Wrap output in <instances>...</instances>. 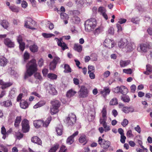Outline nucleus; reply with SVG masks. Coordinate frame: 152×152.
<instances>
[{
  "label": "nucleus",
  "instance_id": "1",
  "mask_svg": "<svg viewBox=\"0 0 152 152\" xmlns=\"http://www.w3.org/2000/svg\"><path fill=\"white\" fill-rule=\"evenodd\" d=\"M26 70L25 73L24 79L26 80L31 76L34 74L35 78L39 80H42V78L39 73L37 72L38 69L37 61L35 59H33L29 61L26 65Z\"/></svg>",
  "mask_w": 152,
  "mask_h": 152
},
{
  "label": "nucleus",
  "instance_id": "2",
  "mask_svg": "<svg viewBox=\"0 0 152 152\" xmlns=\"http://www.w3.org/2000/svg\"><path fill=\"white\" fill-rule=\"evenodd\" d=\"M96 21L94 18H91L87 20L85 24V29L87 32L93 31L96 26Z\"/></svg>",
  "mask_w": 152,
  "mask_h": 152
},
{
  "label": "nucleus",
  "instance_id": "3",
  "mask_svg": "<svg viewBox=\"0 0 152 152\" xmlns=\"http://www.w3.org/2000/svg\"><path fill=\"white\" fill-rule=\"evenodd\" d=\"M52 107L50 108V113L51 115H53L58 113L59 111V108L61 104L59 101L53 100L50 101Z\"/></svg>",
  "mask_w": 152,
  "mask_h": 152
},
{
  "label": "nucleus",
  "instance_id": "4",
  "mask_svg": "<svg viewBox=\"0 0 152 152\" xmlns=\"http://www.w3.org/2000/svg\"><path fill=\"white\" fill-rule=\"evenodd\" d=\"M98 142L101 146L104 149H108L111 145L110 141L103 140L101 137H99Z\"/></svg>",
  "mask_w": 152,
  "mask_h": 152
},
{
  "label": "nucleus",
  "instance_id": "5",
  "mask_svg": "<svg viewBox=\"0 0 152 152\" xmlns=\"http://www.w3.org/2000/svg\"><path fill=\"white\" fill-rule=\"evenodd\" d=\"M76 118L75 115L72 113L69 115L67 117V125L68 126H72L75 123Z\"/></svg>",
  "mask_w": 152,
  "mask_h": 152
},
{
  "label": "nucleus",
  "instance_id": "6",
  "mask_svg": "<svg viewBox=\"0 0 152 152\" xmlns=\"http://www.w3.org/2000/svg\"><path fill=\"white\" fill-rule=\"evenodd\" d=\"M22 131L23 133L28 132L29 130L30 126L29 124V121L26 119L23 120L21 123Z\"/></svg>",
  "mask_w": 152,
  "mask_h": 152
},
{
  "label": "nucleus",
  "instance_id": "7",
  "mask_svg": "<svg viewBox=\"0 0 152 152\" xmlns=\"http://www.w3.org/2000/svg\"><path fill=\"white\" fill-rule=\"evenodd\" d=\"M88 92L87 88L82 86L79 92V96L80 98H86L88 96Z\"/></svg>",
  "mask_w": 152,
  "mask_h": 152
},
{
  "label": "nucleus",
  "instance_id": "8",
  "mask_svg": "<svg viewBox=\"0 0 152 152\" xmlns=\"http://www.w3.org/2000/svg\"><path fill=\"white\" fill-rule=\"evenodd\" d=\"M35 23L34 21L30 18H27V20L25 21L24 26L26 28H28L31 29H35V28L33 27L35 25Z\"/></svg>",
  "mask_w": 152,
  "mask_h": 152
},
{
  "label": "nucleus",
  "instance_id": "9",
  "mask_svg": "<svg viewBox=\"0 0 152 152\" xmlns=\"http://www.w3.org/2000/svg\"><path fill=\"white\" fill-rule=\"evenodd\" d=\"M111 44V48H113L115 46V43L114 41L113 40H111L110 39H106L104 43V45L105 47H108L110 46Z\"/></svg>",
  "mask_w": 152,
  "mask_h": 152
},
{
  "label": "nucleus",
  "instance_id": "10",
  "mask_svg": "<svg viewBox=\"0 0 152 152\" xmlns=\"http://www.w3.org/2000/svg\"><path fill=\"white\" fill-rule=\"evenodd\" d=\"M0 84L2 86L1 87V88L4 90L13 84V83L12 82H5L2 80H0Z\"/></svg>",
  "mask_w": 152,
  "mask_h": 152
},
{
  "label": "nucleus",
  "instance_id": "11",
  "mask_svg": "<svg viewBox=\"0 0 152 152\" xmlns=\"http://www.w3.org/2000/svg\"><path fill=\"white\" fill-rule=\"evenodd\" d=\"M78 134V132L77 131L75 132L72 135L67 138V144L69 145L72 144L74 142V137L77 135Z\"/></svg>",
  "mask_w": 152,
  "mask_h": 152
},
{
  "label": "nucleus",
  "instance_id": "12",
  "mask_svg": "<svg viewBox=\"0 0 152 152\" xmlns=\"http://www.w3.org/2000/svg\"><path fill=\"white\" fill-rule=\"evenodd\" d=\"M98 12L102 15L103 16L106 20H107L108 19L106 13V10L105 9L102 7H99L98 10Z\"/></svg>",
  "mask_w": 152,
  "mask_h": 152
},
{
  "label": "nucleus",
  "instance_id": "13",
  "mask_svg": "<svg viewBox=\"0 0 152 152\" xmlns=\"http://www.w3.org/2000/svg\"><path fill=\"white\" fill-rule=\"evenodd\" d=\"M110 91V89L109 87H105L103 90L101 91L100 93L104 97H105L107 95L109 94Z\"/></svg>",
  "mask_w": 152,
  "mask_h": 152
},
{
  "label": "nucleus",
  "instance_id": "14",
  "mask_svg": "<svg viewBox=\"0 0 152 152\" xmlns=\"http://www.w3.org/2000/svg\"><path fill=\"white\" fill-rule=\"evenodd\" d=\"M31 141L40 145H42V141L41 139L37 136H34L31 138Z\"/></svg>",
  "mask_w": 152,
  "mask_h": 152
},
{
  "label": "nucleus",
  "instance_id": "15",
  "mask_svg": "<svg viewBox=\"0 0 152 152\" xmlns=\"http://www.w3.org/2000/svg\"><path fill=\"white\" fill-rule=\"evenodd\" d=\"M4 44L9 48H13L15 46L14 42H12L9 39L6 38L4 39Z\"/></svg>",
  "mask_w": 152,
  "mask_h": 152
},
{
  "label": "nucleus",
  "instance_id": "16",
  "mask_svg": "<svg viewBox=\"0 0 152 152\" xmlns=\"http://www.w3.org/2000/svg\"><path fill=\"white\" fill-rule=\"evenodd\" d=\"M29 104L28 102L24 99H22L20 103V107L23 109L27 108L28 107Z\"/></svg>",
  "mask_w": 152,
  "mask_h": 152
},
{
  "label": "nucleus",
  "instance_id": "17",
  "mask_svg": "<svg viewBox=\"0 0 152 152\" xmlns=\"http://www.w3.org/2000/svg\"><path fill=\"white\" fill-rule=\"evenodd\" d=\"M49 86L50 88L49 93L53 95H56L57 92L54 88V86L51 84H50Z\"/></svg>",
  "mask_w": 152,
  "mask_h": 152
},
{
  "label": "nucleus",
  "instance_id": "18",
  "mask_svg": "<svg viewBox=\"0 0 152 152\" xmlns=\"http://www.w3.org/2000/svg\"><path fill=\"white\" fill-rule=\"evenodd\" d=\"M122 110L123 112L126 113H128L129 112H134V108L131 107H123Z\"/></svg>",
  "mask_w": 152,
  "mask_h": 152
},
{
  "label": "nucleus",
  "instance_id": "19",
  "mask_svg": "<svg viewBox=\"0 0 152 152\" xmlns=\"http://www.w3.org/2000/svg\"><path fill=\"white\" fill-rule=\"evenodd\" d=\"M43 121L42 120H37L34 121L33 124L36 128H39L42 125Z\"/></svg>",
  "mask_w": 152,
  "mask_h": 152
},
{
  "label": "nucleus",
  "instance_id": "20",
  "mask_svg": "<svg viewBox=\"0 0 152 152\" xmlns=\"http://www.w3.org/2000/svg\"><path fill=\"white\" fill-rule=\"evenodd\" d=\"M7 59L4 57L1 56L0 57V65L1 66H4L7 63Z\"/></svg>",
  "mask_w": 152,
  "mask_h": 152
},
{
  "label": "nucleus",
  "instance_id": "21",
  "mask_svg": "<svg viewBox=\"0 0 152 152\" xmlns=\"http://www.w3.org/2000/svg\"><path fill=\"white\" fill-rule=\"evenodd\" d=\"M152 72V66L150 64L146 65V71L144 72V73L146 75H149Z\"/></svg>",
  "mask_w": 152,
  "mask_h": 152
},
{
  "label": "nucleus",
  "instance_id": "22",
  "mask_svg": "<svg viewBox=\"0 0 152 152\" xmlns=\"http://www.w3.org/2000/svg\"><path fill=\"white\" fill-rule=\"evenodd\" d=\"M130 62V61L129 60L124 61L121 60L120 61V65L121 67H124L129 65Z\"/></svg>",
  "mask_w": 152,
  "mask_h": 152
},
{
  "label": "nucleus",
  "instance_id": "23",
  "mask_svg": "<svg viewBox=\"0 0 152 152\" xmlns=\"http://www.w3.org/2000/svg\"><path fill=\"white\" fill-rule=\"evenodd\" d=\"M93 33L96 35H98L100 32L103 31V29L102 27L98 26L94 30H93Z\"/></svg>",
  "mask_w": 152,
  "mask_h": 152
},
{
  "label": "nucleus",
  "instance_id": "24",
  "mask_svg": "<svg viewBox=\"0 0 152 152\" xmlns=\"http://www.w3.org/2000/svg\"><path fill=\"white\" fill-rule=\"evenodd\" d=\"M1 105L5 107H9L12 105V102L11 100L9 99L1 103Z\"/></svg>",
  "mask_w": 152,
  "mask_h": 152
},
{
  "label": "nucleus",
  "instance_id": "25",
  "mask_svg": "<svg viewBox=\"0 0 152 152\" xmlns=\"http://www.w3.org/2000/svg\"><path fill=\"white\" fill-rule=\"evenodd\" d=\"M59 145L58 143H56L50 148L48 152H56L59 148Z\"/></svg>",
  "mask_w": 152,
  "mask_h": 152
},
{
  "label": "nucleus",
  "instance_id": "26",
  "mask_svg": "<svg viewBox=\"0 0 152 152\" xmlns=\"http://www.w3.org/2000/svg\"><path fill=\"white\" fill-rule=\"evenodd\" d=\"M46 102L44 101H40L34 106V108L36 109L39 107H41L44 105Z\"/></svg>",
  "mask_w": 152,
  "mask_h": 152
},
{
  "label": "nucleus",
  "instance_id": "27",
  "mask_svg": "<svg viewBox=\"0 0 152 152\" xmlns=\"http://www.w3.org/2000/svg\"><path fill=\"white\" fill-rule=\"evenodd\" d=\"M51 119L52 118L51 116H49L48 118L47 119L45 122L43 121L42 124L43 126L45 127H47L50 123Z\"/></svg>",
  "mask_w": 152,
  "mask_h": 152
},
{
  "label": "nucleus",
  "instance_id": "28",
  "mask_svg": "<svg viewBox=\"0 0 152 152\" xmlns=\"http://www.w3.org/2000/svg\"><path fill=\"white\" fill-rule=\"evenodd\" d=\"M75 3L77 7L79 8H82L84 3L83 0H76Z\"/></svg>",
  "mask_w": 152,
  "mask_h": 152
},
{
  "label": "nucleus",
  "instance_id": "29",
  "mask_svg": "<svg viewBox=\"0 0 152 152\" xmlns=\"http://www.w3.org/2000/svg\"><path fill=\"white\" fill-rule=\"evenodd\" d=\"M57 39L58 41H57L58 45L59 47H61V48H65L66 46V44L62 42H63L62 39L61 38H60V39H58V38H56Z\"/></svg>",
  "mask_w": 152,
  "mask_h": 152
},
{
  "label": "nucleus",
  "instance_id": "30",
  "mask_svg": "<svg viewBox=\"0 0 152 152\" xmlns=\"http://www.w3.org/2000/svg\"><path fill=\"white\" fill-rule=\"evenodd\" d=\"M77 92L72 89H71L67 91V97H71L73 96Z\"/></svg>",
  "mask_w": 152,
  "mask_h": 152
},
{
  "label": "nucleus",
  "instance_id": "31",
  "mask_svg": "<svg viewBox=\"0 0 152 152\" xmlns=\"http://www.w3.org/2000/svg\"><path fill=\"white\" fill-rule=\"evenodd\" d=\"M21 120V116L16 117L14 123V125L15 127H17L19 126Z\"/></svg>",
  "mask_w": 152,
  "mask_h": 152
},
{
  "label": "nucleus",
  "instance_id": "32",
  "mask_svg": "<svg viewBox=\"0 0 152 152\" xmlns=\"http://www.w3.org/2000/svg\"><path fill=\"white\" fill-rule=\"evenodd\" d=\"M1 132L3 135L2 138L5 139L6 137V130L4 126H3L1 128Z\"/></svg>",
  "mask_w": 152,
  "mask_h": 152
},
{
  "label": "nucleus",
  "instance_id": "33",
  "mask_svg": "<svg viewBox=\"0 0 152 152\" xmlns=\"http://www.w3.org/2000/svg\"><path fill=\"white\" fill-rule=\"evenodd\" d=\"M48 77L51 80H55L57 79V76L53 73H49L47 75Z\"/></svg>",
  "mask_w": 152,
  "mask_h": 152
},
{
  "label": "nucleus",
  "instance_id": "34",
  "mask_svg": "<svg viewBox=\"0 0 152 152\" xmlns=\"http://www.w3.org/2000/svg\"><path fill=\"white\" fill-rule=\"evenodd\" d=\"M9 8L12 12H18L19 11L18 8L15 5H11L9 7Z\"/></svg>",
  "mask_w": 152,
  "mask_h": 152
},
{
  "label": "nucleus",
  "instance_id": "35",
  "mask_svg": "<svg viewBox=\"0 0 152 152\" xmlns=\"http://www.w3.org/2000/svg\"><path fill=\"white\" fill-rule=\"evenodd\" d=\"M30 58V55L27 52H25L23 55V61L25 62H26Z\"/></svg>",
  "mask_w": 152,
  "mask_h": 152
},
{
  "label": "nucleus",
  "instance_id": "36",
  "mask_svg": "<svg viewBox=\"0 0 152 152\" xmlns=\"http://www.w3.org/2000/svg\"><path fill=\"white\" fill-rule=\"evenodd\" d=\"M1 24L2 26L4 28L7 29L9 26V23L8 22L5 20H3L1 23Z\"/></svg>",
  "mask_w": 152,
  "mask_h": 152
},
{
  "label": "nucleus",
  "instance_id": "37",
  "mask_svg": "<svg viewBox=\"0 0 152 152\" xmlns=\"http://www.w3.org/2000/svg\"><path fill=\"white\" fill-rule=\"evenodd\" d=\"M52 61L57 65L60 63L61 60L58 56H55L54 57Z\"/></svg>",
  "mask_w": 152,
  "mask_h": 152
},
{
  "label": "nucleus",
  "instance_id": "38",
  "mask_svg": "<svg viewBox=\"0 0 152 152\" xmlns=\"http://www.w3.org/2000/svg\"><path fill=\"white\" fill-rule=\"evenodd\" d=\"M79 142L81 143H85L83 145H85L87 142L86 137L85 135L80 136L79 139Z\"/></svg>",
  "mask_w": 152,
  "mask_h": 152
},
{
  "label": "nucleus",
  "instance_id": "39",
  "mask_svg": "<svg viewBox=\"0 0 152 152\" xmlns=\"http://www.w3.org/2000/svg\"><path fill=\"white\" fill-rule=\"evenodd\" d=\"M118 104V102L117 99L115 98H114L112 99L110 102V104L111 105H116Z\"/></svg>",
  "mask_w": 152,
  "mask_h": 152
},
{
  "label": "nucleus",
  "instance_id": "40",
  "mask_svg": "<svg viewBox=\"0 0 152 152\" xmlns=\"http://www.w3.org/2000/svg\"><path fill=\"white\" fill-rule=\"evenodd\" d=\"M56 65H57L52 61L50 63V69L51 70H54L56 68Z\"/></svg>",
  "mask_w": 152,
  "mask_h": 152
},
{
  "label": "nucleus",
  "instance_id": "41",
  "mask_svg": "<svg viewBox=\"0 0 152 152\" xmlns=\"http://www.w3.org/2000/svg\"><path fill=\"white\" fill-rule=\"evenodd\" d=\"M107 106H104L102 109L101 113H102V117H107V110H106Z\"/></svg>",
  "mask_w": 152,
  "mask_h": 152
},
{
  "label": "nucleus",
  "instance_id": "42",
  "mask_svg": "<svg viewBox=\"0 0 152 152\" xmlns=\"http://www.w3.org/2000/svg\"><path fill=\"white\" fill-rule=\"evenodd\" d=\"M42 36L45 38L51 37L53 36H55V35L52 34H48L46 33H43Z\"/></svg>",
  "mask_w": 152,
  "mask_h": 152
},
{
  "label": "nucleus",
  "instance_id": "43",
  "mask_svg": "<svg viewBox=\"0 0 152 152\" xmlns=\"http://www.w3.org/2000/svg\"><path fill=\"white\" fill-rule=\"evenodd\" d=\"M107 120V117H103L102 116V117L100 118L99 120L100 123L102 125L107 123L106 122Z\"/></svg>",
  "mask_w": 152,
  "mask_h": 152
},
{
  "label": "nucleus",
  "instance_id": "44",
  "mask_svg": "<svg viewBox=\"0 0 152 152\" xmlns=\"http://www.w3.org/2000/svg\"><path fill=\"white\" fill-rule=\"evenodd\" d=\"M121 100L124 102H129L130 100L129 97L128 96H123L121 98Z\"/></svg>",
  "mask_w": 152,
  "mask_h": 152
},
{
  "label": "nucleus",
  "instance_id": "45",
  "mask_svg": "<svg viewBox=\"0 0 152 152\" xmlns=\"http://www.w3.org/2000/svg\"><path fill=\"white\" fill-rule=\"evenodd\" d=\"M61 18L63 19L65 24H66V14L64 13H61Z\"/></svg>",
  "mask_w": 152,
  "mask_h": 152
},
{
  "label": "nucleus",
  "instance_id": "46",
  "mask_svg": "<svg viewBox=\"0 0 152 152\" xmlns=\"http://www.w3.org/2000/svg\"><path fill=\"white\" fill-rule=\"evenodd\" d=\"M56 132L58 135H61L63 133V129L61 127H57L56 128Z\"/></svg>",
  "mask_w": 152,
  "mask_h": 152
},
{
  "label": "nucleus",
  "instance_id": "47",
  "mask_svg": "<svg viewBox=\"0 0 152 152\" xmlns=\"http://www.w3.org/2000/svg\"><path fill=\"white\" fill-rule=\"evenodd\" d=\"M88 73L91 72H94L95 68L93 66L89 65L88 67Z\"/></svg>",
  "mask_w": 152,
  "mask_h": 152
},
{
  "label": "nucleus",
  "instance_id": "48",
  "mask_svg": "<svg viewBox=\"0 0 152 152\" xmlns=\"http://www.w3.org/2000/svg\"><path fill=\"white\" fill-rule=\"evenodd\" d=\"M102 125L104 128V131L105 132H108L110 130V126L107 125V123L104 124Z\"/></svg>",
  "mask_w": 152,
  "mask_h": 152
},
{
  "label": "nucleus",
  "instance_id": "49",
  "mask_svg": "<svg viewBox=\"0 0 152 152\" xmlns=\"http://www.w3.org/2000/svg\"><path fill=\"white\" fill-rule=\"evenodd\" d=\"M37 63L38 66L39 67L42 66L43 65L44 63V61L42 58H40L38 61Z\"/></svg>",
  "mask_w": 152,
  "mask_h": 152
},
{
  "label": "nucleus",
  "instance_id": "50",
  "mask_svg": "<svg viewBox=\"0 0 152 152\" xmlns=\"http://www.w3.org/2000/svg\"><path fill=\"white\" fill-rule=\"evenodd\" d=\"M110 75V72L108 70L105 72L103 74V76L104 78H107Z\"/></svg>",
  "mask_w": 152,
  "mask_h": 152
},
{
  "label": "nucleus",
  "instance_id": "51",
  "mask_svg": "<svg viewBox=\"0 0 152 152\" xmlns=\"http://www.w3.org/2000/svg\"><path fill=\"white\" fill-rule=\"evenodd\" d=\"M128 121L126 119H124L123 121L122 122L121 124L123 126L125 127L128 124Z\"/></svg>",
  "mask_w": 152,
  "mask_h": 152
},
{
  "label": "nucleus",
  "instance_id": "52",
  "mask_svg": "<svg viewBox=\"0 0 152 152\" xmlns=\"http://www.w3.org/2000/svg\"><path fill=\"white\" fill-rule=\"evenodd\" d=\"M72 20H75V21H73L75 23H79L80 21V18L77 16L73 17L72 18Z\"/></svg>",
  "mask_w": 152,
  "mask_h": 152
},
{
  "label": "nucleus",
  "instance_id": "53",
  "mask_svg": "<svg viewBox=\"0 0 152 152\" xmlns=\"http://www.w3.org/2000/svg\"><path fill=\"white\" fill-rule=\"evenodd\" d=\"M114 29L113 27H110L109 28L107 32L109 34L111 35H113L114 34Z\"/></svg>",
  "mask_w": 152,
  "mask_h": 152
},
{
  "label": "nucleus",
  "instance_id": "54",
  "mask_svg": "<svg viewBox=\"0 0 152 152\" xmlns=\"http://www.w3.org/2000/svg\"><path fill=\"white\" fill-rule=\"evenodd\" d=\"M137 143L143 149V150H147V148H145L144 146L142 145V142L141 140H137Z\"/></svg>",
  "mask_w": 152,
  "mask_h": 152
},
{
  "label": "nucleus",
  "instance_id": "55",
  "mask_svg": "<svg viewBox=\"0 0 152 152\" xmlns=\"http://www.w3.org/2000/svg\"><path fill=\"white\" fill-rule=\"evenodd\" d=\"M123 72H124L125 73H126L130 74H132V70L130 69H123Z\"/></svg>",
  "mask_w": 152,
  "mask_h": 152
},
{
  "label": "nucleus",
  "instance_id": "56",
  "mask_svg": "<svg viewBox=\"0 0 152 152\" xmlns=\"http://www.w3.org/2000/svg\"><path fill=\"white\" fill-rule=\"evenodd\" d=\"M131 21L133 23L137 24L139 23L140 21V20L137 18H133L132 19Z\"/></svg>",
  "mask_w": 152,
  "mask_h": 152
},
{
  "label": "nucleus",
  "instance_id": "57",
  "mask_svg": "<svg viewBox=\"0 0 152 152\" xmlns=\"http://www.w3.org/2000/svg\"><path fill=\"white\" fill-rule=\"evenodd\" d=\"M126 139V137L124 135H121L120 141L122 143H124L125 142Z\"/></svg>",
  "mask_w": 152,
  "mask_h": 152
},
{
  "label": "nucleus",
  "instance_id": "58",
  "mask_svg": "<svg viewBox=\"0 0 152 152\" xmlns=\"http://www.w3.org/2000/svg\"><path fill=\"white\" fill-rule=\"evenodd\" d=\"M23 134L20 132H18L16 134V136L18 139H20L23 137Z\"/></svg>",
  "mask_w": 152,
  "mask_h": 152
},
{
  "label": "nucleus",
  "instance_id": "59",
  "mask_svg": "<svg viewBox=\"0 0 152 152\" xmlns=\"http://www.w3.org/2000/svg\"><path fill=\"white\" fill-rule=\"evenodd\" d=\"M126 136L128 137H131L133 136L132 133V131L131 130H128L126 133Z\"/></svg>",
  "mask_w": 152,
  "mask_h": 152
},
{
  "label": "nucleus",
  "instance_id": "60",
  "mask_svg": "<svg viewBox=\"0 0 152 152\" xmlns=\"http://www.w3.org/2000/svg\"><path fill=\"white\" fill-rule=\"evenodd\" d=\"M66 146L62 145L61 146L60 150L58 152H66V149L65 148Z\"/></svg>",
  "mask_w": 152,
  "mask_h": 152
},
{
  "label": "nucleus",
  "instance_id": "61",
  "mask_svg": "<svg viewBox=\"0 0 152 152\" xmlns=\"http://www.w3.org/2000/svg\"><path fill=\"white\" fill-rule=\"evenodd\" d=\"M136 87L135 85H132L130 87L131 91L132 93H134L136 90Z\"/></svg>",
  "mask_w": 152,
  "mask_h": 152
},
{
  "label": "nucleus",
  "instance_id": "62",
  "mask_svg": "<svg viewBox=\"0 0 152 152\" xmlns=\"http://www.w3.org/2000/svg\"><path fill=\"white\" fill-rule=\"evenodd\" d=\"M23 96V94L22 93L20 94L18 96H17V101L18 102H19L20 101H21V99L22 98Z\"/></svg>",
  "mask_w": 152,
  "mask_h": 152
},
{
  "label": "nucleus",
  "instance_id": "63",
  "mask_svg": "<svg viewBox=\"0 0 152 152\" xmlns=\"http://www.w3.org/2000/svg\"><path fill=\"white\" fill-rule=\"evenodd\" d=\"M88 73L89 74V77L91 79H94L95 78V76L94 72H91Z\"/></svg>",
  "mask_w": 152,
  "mask_h": 152
},
{
  "label": "nucleus",
  "instance_id": "64",
  "mask_svg": "<svg viewBox=\"0 0 152 152\" xmlns=\"http://www.w3.org/2000/svg\"><path fill=\"white\" fill-rule=\"evenodd\" d=\"M126 20L125 19L121 18L119 20L118 23L119 24H122L125 23L126 21Z\"/></svg>",
  "mask_w": 152,
  "mask_h": 152
}]
</instances>
